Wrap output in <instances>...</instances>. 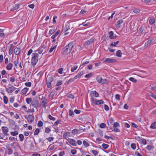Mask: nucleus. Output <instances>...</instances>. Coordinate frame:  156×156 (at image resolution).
I'll use <instances>...</instances> for the list:
<instances>
[{
    "label": "nucleus",
    "mask_w": 156,
    "mask_h": 156,
    "mask_svg": "<svg viewBox=\"0 0 156 156\" xmlns=\"http://www.w3.org/2000/svg\"><path fill=\"white\" fill-rule=\"evenodd\" d=\"M154 41V40L153 39L149 40L147 42L145 43V46L147 45V46H148L150 45H151V44H152Z\"/></svg>",
    "instance_id": "obj_17"
},
{
    "label": "nucleus",
    "mask_w": 156,
    "mask_h": 156,
    "mask_svg": "<svg viewBox=\"0 0 156 156\" xmlns=\"http://www.w3.org/2000/svg\"><path fill=\"white\" fill-rule=\"evenodd\" d=\"M62 83V80H59L57 81L56 84V86H58L61 85Z\"/></svg>",
    "instance_id": "obj_55"
},
{
    "label": "nucleus",
    "mask_w": 156,
    "mask_h": 156,
    "mask_svg": "<svg viewBox=\"0 0 156 156\" xmlns=\"http://www.w3.org/2000/svg\"><path fill=\"white\" fill-rule=\"evenodd\" d=\"M102 146L103 148H104V149H106L108 148V147L109 146V145L108 144H103L102 145Z\"/></svg>",
    "instance_id": "obj_34"
},
{
    "label": "nucleus",
    "mask_w": 156,
    "mask_h": 156,
    "mask_svg": "<svg viewBox=\"0 0 156 156\" xmlns=\"http://www.w3.org/2000/svg\"><path fill=\"white\" fill-rule=\"evenodd\" d=\"M73 46V42H71L66 46L63 49V54L66 55L68 54L71 51Z\"/></svg>",
    "instance_id": "obj_1"
},
{
    "label": "nucleus",
    "mask_w": 156,
    "mask_h": 156,
    "mask_svg": "<svg viewBox=\"0 0 156 156\" xmlns=\"http://www.w3.org/2000/svg\"><path fill=\"white\" fill-rule=\"evenodd\" d=\"M131 148L133 150H135L136 148V144L134 143H132L131 145Z\"/></svg>",
    "instance_id": "obj_38"
},
{
    "label": "nucleus",
    "mask_w": 156,
    "mask_h": 156,
    "mask_svg": "<svg viewBox=\"0 0 156 156\" xmlns=\"http://www.w3.org/2000/svg\"><path fill=\"white\" fill-rule=\"evenodd\" d=\"M116 55L117 56L121 57L122 56V53L121 51L120 50H118L116 52Z\"/></svg>",
    "instance_id": "obj_19"
},
{
    "label": "nucleus",
    "mask_w": 156,
    "mask_h": 156,
    "mask_svg": "<svg viewBox=\"0 0 156 156\" xmlns=\"http://www.w3.org/2000/svg\"><path fill=\"white\" fill-rule=\"evenodd\" d=\"M51 131V129L47 127L45 128V132L47 133H49Z\"/></svg>",
    "instance_id": "obj_52"
},
{
    "label": "nucleus",
    "mask_w": 156,
    "mask_h": 156,
    "mask_svg": "<svg viewBox=\"0 0 156 156\" xmlns=\"http://www.w3.org/2000/svg\"><path fill=\"white\" fill-rule=\"evenodd\" d=\"M115 99L119 101L120 99V95L118 94H116L115 96Z\"/></svg>",
    "instance_id": "obj_62"
},
{
    "label": "nucleus",
    "mask_w": 156,
    "mask_h": 156,
    "mask_svg": "<svg viewBox=\"0 0 156 156\" xmlns=\"http://www.w3.org/2000/svg\"><path fill=\"white\" fill-rule=\"evenodd\" d=\"M109 37L110 39H114L116 38L117 37L115 35L113 36L114 34L112 31H110L109 32Z\"/></svg>",
    "instance_id": "obj_13"
},
{
    "label": "nucleus",
    "mask_w": 156,
    "mask_h": 156,
    "mask_svg": "<svg viewBox=\"0 0 156 156\" xmlns=\"http://www.w3.org/2000/svg\"><path fill=\"white\" fill-rule=\"evenodd\" d=\"M53 80V77L51 76H48L47 78V85L48 88L51 87V82Z\"/></svg>",
    "instance_id": "obj_4"
},
{
    "label": "nucleus",
    "mask_w": 156,
    "mask_h": 156,
    "mask_svg": "<svg viewBox=\"0 0 156 156\" xmlns=\"http://www.w3.org/2000/svg\"><path fill=\"white\" fill-rule=\"evenodd\" d=\"M123 22V20L122 19H120L119 20L117 21V24L118 25H120Z\"/></svg>",
    "instance_id": "obj_58"
},
{
    "label": "nucleus",
    "mask_w": 156,
    "mask_h": 156,
    "mask_svg": "<svg viewBox=\"0 0 156 156\" xmlns=\"http://www.w3.org/2000/svg\"><path fill=\"white\" fill-rule=\"evenodd\" d=\"M3 100L5 104H7L8 101V98L6 96H4L3 97Z\"/></svg>",
    "instance_id": "obj_24"
},
{
    "label": "nucleus",
    "mask_w": 156,
    "mask_h": 156,
    "mask_svg": "<svg viewBox=\"0 0 156 156\" xmlns=\"http://www.w3.org/2000/svg\"><path fill=\"white\" fill-rule=\"evenodd\" d=\"M129 80L130 81H132L134 83H136L137 81L136 79H135L133 77L129 78Z\"/></svg>",
    "instance_id": "obj_30"
},
{
    "label": "nucleus",
    "mask_w": 156,
    "mask_h": 156,
    "mask_svg": "<svg viewBox=\"0 0 156 156\" xmlns=\"http://www.w3.org/2000/svg\"><path fill=\"white\" fill-rule=\"evenodd\" d=\"M37 125L39 127H41L43 125V123L41 121H39L38 122Z\"/></svg>",
    "instance_id": "obj_44"
},
{
    "label": "nucleus",
    "mask_w": 156,
    "mask_h": 156,
    "mask_svg": "<svg viewBox=\"0 0 156 156\" xmlns=\"http://www.w3.org/2000/svg\"><path fill=\"white\" fill-rule=\"evenodd\" d=\"M12 151L10 148H9L8 149V154H11L12 153Z\"/></svg>",
    "instance_id": "obj_50"
},
{
    "label": "nucleus",
    "mask_w": 156,
    "mask_h": 156,
    "mask_svg": "<svg viewBox=\"0 0 156 156\" xmlns=\"http://www.w3.org/2000/svg\"><path fill=\"white\" fill-rule=\"evenodd\" d=\"M72 133L73 134H75L78 133V129H73L72 131Z\"/></svg>",
    "instance_id": "obj_41"
},
{
    "label": "nucleus",
    "mask_w": 156,
    "mask_h": 156,
    "mask_svg": "<svg viewBox=\"0 0 156 156\" xmlns=\"http://www.w3.org/2000/svg\"><path fill=\"white\" fill-rule=\"evenodd\" d=\"M69 134L70 133L69 132H66L63 135V137L65 138H66V137H68V136H69Z\"/></svg>",
    "instance_id": "obj_32"
},
{
    "label": "nucleus",
    "mask_w": 156,
    "mask_h": 156,
    "mask_svg": "<svg viewBox=\"0 0 156 156\" xmlns=\"http://www.w3.org/2000/svg\"><path fill=\"white\" fill-rule=\"evenodd\" d=\"M113 125L114 126H114L115 127H117L119 126V124L118 122H115L114 123Z\"/></svg>",
    "instance_id": "obj_57"
},
{
    "label": "nucleus",
    "mask_w": 156,
    "mask_h": 156,
    "mask_svg": "<svg viewBox=\"0 0 156 156\" xmlns=\"http://www.w3.org/2000/svg\"><path fill=\"white\" fill-rule=\"evenodd\" d=\"M98 134L100 136L102 137L103 136L102 131L101 130H99L98 132Z\"/></svg>",
    "instance_id": "obj_53"
},
{
    "label": "nucleus",
    "mask_w": 156,
    "mask_h": 156,
    "mask_svg": "<svg viewBox=\"0 0 156 156\" xmlns=\"http://www.w3.org/2000/svg\"><path fill=\"white\" fill-rule=\"evenodd\" d=\"M108 81L106 79H102L101 82V84H107L108 83Z\"/></svg>",
    "instance_id": "obj_25"
},
{
    "label": "nucleus",
    "mask_w": 156,
    "mask_h": 156,
    "mask_svg": "<svg viewBox=\"0 0 156 156\" xmlns=\"http://www.w3.org/2000/svg\"><path fill=\"white\" fill-rule=\"evenodd\" d=\"M140 10L138 9H135L133 10V12L136 13H138L140 12Z\"/></svg>",
    "instance_id": "obj_42"
},
{
    "label": "nucleus",
    "mask_w": 156,
    "mask_h": 156,
    "mask_svg": "<svg viewBox=\"0 0 156 156\" xmlns=\"http://www.w3.org/2000/svg\"><path fill=\"white\" fill-rule=\"evenodd\" d=\"M109 130L112 131H114L116 132H119L120 131V130L119 129H118L116 127H115L114 126L111 127L109 129Z\"/></svg>",
    "instance_id": "obj_14"
},
{
    "label": "nucleus",
    "mask_w": 156,
    "mask_h": 156,
    "mask_svg": "<svg viewBox=\"0 0 156 156\" xmlns=\"http://www.w3.org/2000/svg\"><path fill=\"white\" fill-rule=\"evenodd\" d=\"M68 141L69 143L73 146H76V144L75 141L73 139H69Z\"/></svg>",
    "instance_id": "obj_10"
},
{
    "label": "nucleus",
    "mask_w": 156,
    "mask_h": 156,
    "mask_svg": "<svg viewBox=\"0 0 156 156\" xmlns=\"http://www.w3.org/2000/svg\"><path fill=\"white\" fill-rule=\"evenodd\" d=\"M67 97L68 98H69L72 99H73L74 98V96L72 94H68L67 95Z\"/></svg>",
    "instance_id": "obj_56"
},
{
    "label": "nucleus",
    "mask_w": 156,
    "mask_h": 156,
    "mask_svg": "<svg viewBox=\"0 0 156 156\" xmlns=\"http://www.w3.org/2000/svg\"><path fill=\"white\" fill-rule=\"evenodd\" d=\"M19 7V5L18 4H15L14 6L11 9V10H14L17 9Z\"/></svg>",
    "instance_id": "obj_20"
},
{
    "label": "nucleus",
    "mask_w": 156,
    "mask_h": 156,
    "mask_svg": "<svg viewBox=\"0 0 156 156\" xmlns=\"http://www.w3.org/2000/svg\"><path fill=\"white\" fill-rule=\"evenodd\" d=\"M48 118L51 120L55 121V118L52 116L50 115H49L48 116Z\"/></svg>",
    "instance_id": "obj_46"
},
{
    "label": "nucleus",
    "mask_w": 156,
    "mask_h": 156,
    "mask_svg": "<svg viewBox=\"0 0 156 156\" xmlns=\"http://www.w3.org/2000/svg\"><path fill=\"white\" fill-rule=\"evenodd\" d=\"M19 137L21 141H23L24 140V136L23 134H20L19 135Z\"/></svg>",
    "instance_id": "obj_27"
},
{
    "label": "nucleus",
    "mask_w": 156,
    "mask_h": 156,
    "mask_svg": "<svg viewBox=\"0 0 156 156\" xmlns=\"http://www.w3.org/2000/svg\"><path fill=\"white\" fill-rule=\"evenodd\" d=\"M39 132H40L39 129L38 128H37L35 130V131L34 132V135H36L39 133Z\"/></svg>",
    "instance_id": "obj_29"
},
{
    "label": "nucleus",
    "mask_w": 156,
    "mask_h": 156,
    "mask_svg": "<svg viewBox=\"0 0 156 156\" xmlns=\"http://www.w3.org/2000/svg\"><path fill=\"white\" fill-rule=\"evenodd\" d=\"M20 51V48H16L14 49V53L16 55H18Z\"/></svg>",
    "instance_id": "obj_15"
},
{
    "label": "nucleus",
    "mask_w": 156,
    "mask_h": 156,
    "mask_svg": "<svg viewBox=\"0 0 156 156\" xmlns=\"http://www.w3.org/2000/svg\"><path fill=\"white\" fill-rule=\"evenodd\" d=\"M76 150L73 149L71 151V153L73 155H74L76 153Z\"/></svg>",
    "instance_id": "obj_48"
},
{
    "label": "nucleus",
    "mask_w": 156,
    "mask_h": 156,
    "mask_svg": "<svg viewBox=\"0 0 156 156\" xmlns=\"http://www.w3.org/2000/svg\"><path fill=\"white\" fill-rule=\"evenodd\" d=\"M90 62L89 61H87L83 63L82 65H81L80 66V68L81 67V68H83V66H84L85 65L89 63Z\"/></svg>",
    "instance_id": "obj_33"
},
{
    "label": "nucleus",
    "mask_w": 156,
    "mask_h": 156,
    "mask_svg": "<svg viewBox=\"0 0 156 156\" xmlns=\"http://www.w3.org/2000/svg\"><path fill=\"white\" fill-rule=\"evenodd\" d=\"M92 152L93 153L94 155L95 156L98 153V151H97L94 150H92Z\"/></svg>",
    "instance_id": "obj_49"
},
{
    "label": "nucleus",
    "mask_w": 156,
    "mask_h": 156,
    "mask_svg": "<svg viewBox=\"0 0 156 156\" xmlns=\"http://www.w3.org/2000/svg\"><path fill=\"white\" fill-rule=\"evenodd\" d=\"M83 144L86 147H87L89 146L88 143L86 141L83 140Z\"/></svg>",
    "instance_id": "obj_40"
},
{
    "label": "nucleus",
    "mask_w": 156,
    "mask_h": 156,
    "mask_svg": "<svg viewBox=\"0 0 156 156\" xmlns=\"http://www.w3.org/2000/svg\"><path fill=\"white\" fill-rule=\"evenodd\" d=\"M13 65L12 63H9L6 66V69L8 70H11L12 69Z\"/></svg>",
    "instance_id": "obj_18"
},
{
    "label": "nucleus",
    "mask_w": 156,
    "mask_h": 156,
    "mask_svg": "<svg viewBox=\"0 0 156 156\" xmlns=\"http://www.w3.org/2000/svg\"><path fill=\"white\" fill-rule=\"evenodd\" d=\"M60 32V30H58L57 32H56L55 34H54L53 35H52L51 38L52 39H54V38H55L56 37L58 34L59 32Z\"/></svg>",
    "instance_id": "obj_16"
},
{
    "label": "nucleus",
    "mask_w": 156,
    "mask_h": 156,
    "mask_svg": "<svg viewBox=\"0 0 156 156\" xmlns=\"http://www.w3.org/2000/svg\"><path fill=\"white\" fill-rule=\"evenodd\" d=\"M34 119V116H32L31 115H28L27 117L28 121L29 122L31 123L33 122Z\"/></svg>",
    "instance_id": "obj_9"
},
{
    "label": "nucleus",
    "mask_w": 156,
    "mask_h": 156,
    "mask_svg": "<svg viewBox=\"0 0 156 156\" xmlns=\"http://www.w3.org/2000/svg\"><path fill=\"white\" fill-rule=\"evenodd\" d=\"M100 127L101 128H104L106 126V125L105 123H101L100 125Z\"/></svg>",
    "instance_id": "obj_45"
},
{
    "label": "nucleus",
    "mask_w": 156,
    "mask_h": 156,
    "mask_svg": "<svg viewBox=\"0 0 156 156\" xmlns=\"http://www.w3.org/2000/svg\"><path fill=\"white\" fill-rule=\"evenodd\" d=\"M104 106H105L104 108L105 110H106L107 111H108L109 110V108L107 105H105Z\"/></svg>",
    "instance_id": "obj_63"
},
{
    "label": "nucleus",
    "mask_w": 156,
    "mask_h": 156,
    "mask_svg": "<svg viewBox=\"0 0 156 156\" xmlns=\"http://www.w3.org/2000/svg\"><path fill=\"white\" fill-rule=\"evenodd\" d=\"M102 78L100 76H98L97 78V80L98 82L99 83H101V80H102Z\"/></svg>",
    "instance_id": "obj_26"
},
{
    "label": "nucleus",
    "mask_w": 156,
    "mask_h": 156,
    "mask_svg": "<svg viewBox=\"0 0 156 156\" xmlns=\"http://www.w3.org/2000/svg\"><path fill=\"white\" fill-rule=\"evenodd\" d=\"M92 94L93 95L96 97H98L99 96V94L96 91H93Z\"/></svg>",
    "instance_id": "obj_23"
},
{
    "label": "nucleus",
    "mask_w": 156,
    "mask_h": 156,
    "mask_svg": "<svg viewBox=\"0 0 156 156\" xmlns=\"http://www.w3.org/2000/svg\"><path fill=\"white\" fill-rule=\"evenodd\" d=\"M151 128L153 129H155L156 128V122H154V123L151 124Z\"/></svg>",
    "instance_id": "obj_22"
},
{
    "label": "nucleus",
    "mask_w": 156,
    "mask_h": 156,
    "mask_svg": "<svg viewBox=\"0 0 156 156\" xmlns=\"http://www.w3.org/2000/svg\"><path fill=\"white\" fill-rule=\"evenodd\" d=\"M61 122V121L60 120H57L55 122V123L54 125V126H57V125L59 123Z\"/></svg>",
    "instance_id": "obj_59"
},
{
    "label": "nucleus",
    "mask_w": 156,
    "mask_h": 156,
    "mask_svg": "<svg viewBox=\"0 0 156 156\" xmlns=\"http://www.w3.org/2000/svg\"><path fill=\"white\" fill-rule=\"evenodd\" d=\"M94 41V39L93 38H91V39L85 41L84 43V44L86 46L88 45L93 42Z\"/></svg>",
    "instance_id": "obj_8"
},
{
    "label": "nucleus",
    "mask_w": 156,
    "mask_h": 156,
    "mask_svg": "<svg viewBox=\"0 0 156 156\" xmlns=\"http://www.w3.org/2000/svg\"><path fill=\"white\" fill-rule=\"evenodd\" d=\"M115 62V60L114 59L107 58L105 61L104 62L108 63H113Z\"/></svg>",
    "instance_id": "obj_11"
},
{
    "label": "nucleus",
    "mask_w": 156,
    "mask_h": 156,
    "mask_svg": "<svg viewBox=\"0 0 156 156\" xmlns=\"http://www.w3.org/2000/svg\"><path fill=\"white\" fill-rule=\"evenodd\" d=\"M43 48V47H42V48H39L38 51H38V53L39 54H41L43 51V49H42V48Z\"/></svg>",
    "instance_id": "obj_37"
},
{
    "label": "nucleus",
    "mask_w": 156,
    "mask_h": 156,
    "mask_svg": "<svg viewBox=\"0 0 156 156\" xmlns=\"http://www.w3.org/2000/svg\"><path fill=\"white\" fill-rule=\"evenodd\" d=\"M12 46H13V44H12L10 45V47L9 51V54L10 55H11L12 54Z\"/></svg>",
    "instance_id": "obj_36"
},
{
    "label": "nucleus",
    "mask_w": 156,
    "mask_h": 156,
    "mask_svg": "<svg viewBox=\"0 0 156 156\" xmlns=\"http://www.w3.org/2000/svg\"><path fill=\"white\" fill-rule=\"evenodd\" d=\"M74 80H75V79H74V77L73 78L70 79L67 82V83L68 84H69L70 82L74 81Z\"/></svg>",
    "instance_id": "obj_54"
},
{
    "label": "nucleus",
    "mask_w": 156,
    "mask_h": 156,
    "mask_svg": "<svg viewBox=\"0 0 156 156\" xmlns=\"http://www.w3.org/2000/svg\"><path fill=\"white\" fill-rule=\"evenodd\" d=\"M141 143L143 144H147V141L145 139H142L141 140Z\"/></svg>",
    "instance_id": "obj_39"
},
{
    "label": "nucleus",
    "mask_w": 156,
    "mask_h": 156,
    "mask_svg": "<svg viewBox=\"0 0 156 156\" xmlns=\"http://www.w3.org/2000/svg\"><path fill=\"white\" fill-rule=\"evenodd\" d=\"M91 101L95 105H100L104 103V101L102 100H96L92 97H91Z\"/></svg>",
    "instance_id": "obj_3"
},
{
    "label": "nucleus",
    "mask_w": 156,
    "mask_h": 156,
    "mask_svg": "<svg viewBox=\"0 0 156 156\" xmlns=\"http://www.w3.org/2000/svg\"><path fill=\"white\" fill-rule=\"evenodd\" d=\"M28 89L27 87H25L21 91L22 93L23 94H26L28 90Z\"/></svg>",
    "instance_id": "obj_21"
},
{
    "label": "nucleus",
    "mask_w": 156,
    "mask_h": 156,
    "mask_svg": "<svg viewBox=\"0 0 156 156\" xmlns=\"http://www.w3.org/2000/svg\"><path fill=\"white\" fill-rule=\"evenodd\" d=\"M77 68V66H74L73 67V68H72L71 69V71L72 72H74L75 70H76Z\"/></svg>",
    "instance_id": "obj_51"
},
{
    "label": "nucleus",
    "mask_w": 156,
    "mask_h": 156,
    "mask_svg": "<svg viewBox=\"0 0 156 156\" xmlns=\"http://www.w3.org/2000/svg\"><path fill=\"white\" fill-rule=\"evenodd\" d=\"M155 22V20L154 19H150L149 20V22L151 24H152Z\"/></svg>",
    "instance_id": "obj_47"
},
{
    "label": "nucleus",
    "mask_w": 156,
    "mask_h": 156,
    "mask_svg": "<svg viewBox=\"0 0 156 156\" xmlns=\"http://www.w3.org/2000/svg\"><path fill=\"white\" fill-rule=\"evenodd\" d=\"M32 55L33 56L31 59V63L33 66H34L38 61V54L37 53H33Z\"/></svg>",
    "instance_id": "obj_2"
},
{
    "label": "nucleus",
    "mask_w": 156,
    "mask_h": 156,
    "mask_svg": "<svg viewBox=\"0 0 156 156\" xmlns=\"http://www.w3.org/2000/svg\"><path fill=\"white\" fill-rule=\"evenodd\" d=\"M38 104L39 103L38 100H37V98H34L33 99V101H32L31 105L32 106L37 108L38 107Z\"/></svg>",
    "instance_id": "obj_5"
},
{
    "label": "nucleus",
    "mask_w": 156,
    "mask_h": 156,
    "mask_svg": "<svg viewBox=\"0 0 156 156\" xmlns=\"http://www.w3.org/2000/svg\"><path fill=\"white\" fill-rule=\"evenodd\" d=\"M26 101L27 104H30L32 101V99L31 98H28L26 99Z\"/></svg>",
    "instance_id": "obj_28"
},
{
    "label": "nucleus",
    "mask_w": 156,
    "mask_h": 156,
    "mask_svg": "<svg viewBox=\"0 0 156 156\" xmlns=\"http://www.w3.org/2000/svg\"><path fill=\"white\" fill-rule=\"evenodd\" d=\"M69 29V24H66L64 27V29H66V30L65 31V32H66Z\"/></svg>",
    "instance_id": "obj_31"
},
{
    "label": "nucleus",
    "mask_w": 156,
    "mask_h": 156,
    "mask_svg": "<svg viewBox=\"0 0 156 156\" xmlns=\"http://www.w3.org/2000/svg\"><path fill=\"white\" fill-rule=\"evenodd\" d=\"M55 31V29H51L49 30V34H52Z\"/></svg>",
    "instance_id": "obj_60"
},
{
    "label": "nucleus",
    "mask_w": 156,
    "mask_h": 156,
    "mask_svg": "<svg viewBox=\"0 0 156 156\" xmlns=\"http://www.w3.org/2000/svg\"><path fill=\"white\" fill-rule=\"evenodd\" d=\"M16 89V88L13 86L9 87L6 89V91L8 93H12Z\"/></svg>",
    "instance_id": "obj_6"
},
{
    "label": "nucleus",
    "mask_w": 156,
    "mask_h": 156,
    "mask_svg": "<svg viewBox=\"0 0 156 156\" xmlns=\"http://www.w3.org/2000/svg\"><path fill=\"white\" fill-rule=\"evenodd\" d=\"M2 129L5 135L7 136L8 135L7 133L8 132L9 129L7 127L3 126L2 127Z\"/></svg>",
    "instance_id": "obj_7"
},
{
    "label": "nucleus",
    "mask_w": 156,
    "mask_h": 156,
    "mask_svg": "<svg viewBox=\"0 0 156 156\" xmlns=\"http://www.w3.org/2000/svg\"><path fill=\"white\" fill-rule=\"evenodd\" d=\"M41 100L42 101L41 103L42 105L44 107H45L46 105L47 104L46 102L47 100H46V98H43L41 99Z\"/></svg>",
    "instance_id": "obj_12"
},
{
    "label": "nucleus",
    "mask_w": 156,
    "mask_h": 156,
    "mask_svg": "<svg viewBox=\"0 0 156 156\" xmlns=\"http://www.w3.org/2000/svg\"><path fill=\"white\" fill-rule=\"evenodd\" d=\"M63 70V68H62L58 70V72L59 74H62V73Z\"/></svg>",
    "instance_id": "obj_61"
},
{
    "label": "nucleus",
    "mask_w": 156,
    "mask_h": 156,
    "mask_svg": "<svg viewBox=\"0 0 156 156\" xmlns=\"http://www.w3.org/2000/svg\"><path fill=\"white\" fill-rule=\"evenodd\" d=\"M150 96L156 99V95L152 93H151Z\"/></svg>",
    "instance_id": "obj_64"
},
{
    "label": "nucleus",
    "mask_w": 156,
    "mask_h": 156,
    "mask_svg": "<svg viewBox=\"0 0 156 156\" xmlns=\"http://www.w3.org/2000/svg\"><path fill=\"white\" fill-rule=\"evenodd\" d=\"M152 145H148L147 147H146V148L148 150L150 151L151 150V148L152 147L153 148V147H152Z\"/></svg>",
    "instance_id": "obj_43"
},
{
    "label": "nucleus",
    "mask_w": 156,
    "mask_h": 156,
    "mask_svg": "<svg viewBox=\"0 0 156 156\" xmlns=\"http://www.w3.org/2000/svg\"><path fill=\"white\" fill-rule=\"evenodd\" d=\"M10 133L12 136H16L18 134V132L17 131L14 132H11Z\"/></svg>",
    "instance_id": "obj_35"
}]
</instances>
